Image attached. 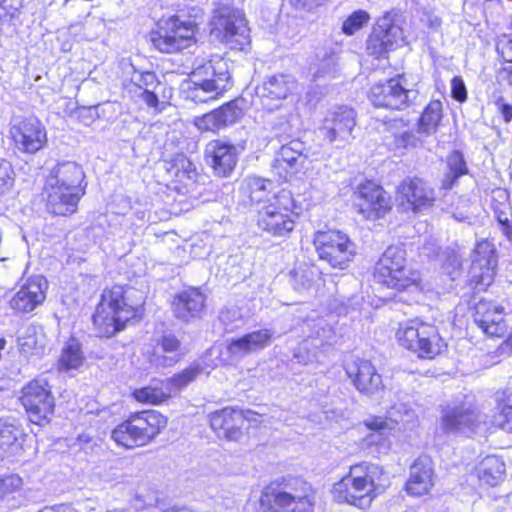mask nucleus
<instances>
[{"mask_svg":"<svg viewBox=\"0 0 512 512\" xmlns=\"http://www.w3.org/2000/svg\"><path fill=\"white\" fill-rule=\"evenodd\" d=\"M192 73H199L198 77L202 81L208 82L210 86L222 93L230 89L232 85L228 62L220 57L210 59Z\"/></svg>","mask_w":512,"mask_h":512,"instance_id":"7c9ffc66","label":"nucleus"},{"mask_svg":"<svg viewBox=\"0 0 512 512\" xmlns=\"http://www.w3.org/2000/svg\"><path fill=\"white\" fill-rule=\"evenodd\" d=\"M22 485V479L17 475H8L0 478V500L18 490Z\"/></svg>","mask_w":512,"mask_h":512,"instance_id":"6e6d98bb","label":"nucleus"},{"mask_svg":"<svg viewBox=\"0 0 512 512\" xmlns=\"http://www.w3.org/2000/svg\"><path fill=\"white\" fill-rule=\"evenodd\" d=\"M47 288L48 284L43 276L29 278L11 298V309L21 313L33 311L44 302Z\"/></svg>","mask_w":512,"mask_h":512,"instance_id":"5701e85b","label":"nucleus"},{"mask_svg":"<svg viewBox=\"0 0 512 512\" xmlns=\"http://www.w3.org/2000/svg\"><path fill=\"white\" fill-rule=\"evenodd\" d=\"M462 255L458 252H453L450 254V266H454V268H461L462 267Z\"/></svg>","mask_w":512,"mask_h":512,"instance_id":"338daca9","label":"nucleus"},{"mask_svg":"<svg viewBox=\"0 0 512 512\" xmlns=\"http://www.w3.org/2000/svg\"><path fill=\"white\" fill-rule=\"evenodd\" d=\"M370 20V15L365 10L353 12L342 25V31L346 35H353Z\"/></svg>","mask_w":512,"mask_h":512,"instance_id":"49530a36","label":"nucleus"},{"mask_svg":"<svg viewBox=\"0 0 512 512\" xmlns=\"http://www.w3.org/2000/svg\"><path fill=\"white\" fill-rule=\"evenodd\" d=\"M195 126L201 131L217 132L222 129L215 111L195 119Z\"/></svg>","mask_w":512,"mask_h":512,"instance_id":"864d4df0","label":"nucleus"},{"mask_svg":"<svg viewBox=\"0 0 512 512\" xmlns=\"http://www.w3.org/2000/svg\"><path fill=\"white\" fill-rule=\"evenodd\" d=\"M219 320L224 325L225 330L231 332L243 324L244 317L238 308L231 307L220 312Z\"/></svg>","mask_w":512,"mask_h":512,"instance_id":"de8ad7c7","label":"nucleus"},{"mask_svg":"<svg viewBox=\"0 0 512 512\" xmlns=\"http://www.w3.org/2000/svg\"><path fill=\"white\" fill-rule=\"evenodd\" d=\"M126 294L127 291L120 285L102 292L101 301L93 315L97 336L111 337L137 316L139 305L128 303Z\"/></svg>","mask_w":512,"mask_h":512,"instance_id":"7ed1b4c3","label":"nucleus"},{"mask_svg":"<svg viewBox=\"0 0 512 512\" xmlns=\"http://www.w3.org/2000/svg\"><path fill=\"white\" fill-rule=\"evenodd\" d=\"M298 88L297 80L289 74H276L267 77L256 88V94L263 109L272 112L280 109L283 101L288 99Z\"/></svg>","mask_w":512,"mask_h":512,"instance_id":"dca6fc26","label":"nucleus"},{"mask_svg":"<svg viewBox=\"0 0 512 512\" xmlns=\"http://www.w3.org/2000/svg\"><path fill=\"white\" fill-rule=\"evenodd\" d=\"M197 24L192 19L180 16L163 18L158 22V30L151 33V41L163 53H175L193 45Z\"/></svg>","mask_w":512,"mask_h":512,"instance_id":"6e6552de","label":"nucleus"},{"mask_svg":"<svg viewBox=\"0 0 512 512\" xmlns=\"http://www.w3.org/2000/svg\"><path fill=\"white\" fill-rule=\"evenodd\" d=\"M404 41L403 30L394 24L390 13L379 18L366 43L367 53L381 58Z\"/></svg>","mask_w":512,"mask_h":512,"instance_id":"2eb2a0df","label":"nucleus"},{"mask_svg":"<svg viewBox=\"0 0 512 512\" xmlns=\"http://www.w3.org/2000/svg\"><path fill=\"white\" fill-rule=\"evenodd\" d=\"M272 129L275 132V136L279 137L280 139L283 137L284 134H287L288 132H290L291 127L289 125L287 117H281L279 119V123L274 124L272 126Z\"/></svg>","mask_w":512,"mask_h":512,"instance_id":"0e129e2a","label":"nucleus"},{"mask_svg":"<svg viewBox=\"0 0 512 512\" xmlns=\"http://www.w3.org/2000/svg\"><path fill=\"white\" fill-rule=\"evenodd\" d=\"M396 338L403 348L421 358H433L440 351L436 327L417 318L400 323Z\"/></svg>","mask_w":512,"mask_h":512,"instance_id":"1a4fd4ad","label":"nucleus"},{"mask_svg":"<svg viewBox=\"0 0 512 512\" xmlns=\"http://www.w3.org/2000/svg\"><path fill=\"white\" fill-rule=\"evenodd\" d=\"M140 97L149 107L152 108H156L159 103L158 96L152 89L142 90Z\"/></svg>","mask_w":512,"mask_h":512,"instance_id":"69168bd1","label":"nucleus"},{"mask_svg":"<svg viewBox=\"0 0 512 512\" xmlns=\"http://www.w3.org/2000/svg\"><path fill=\"white\" fill-rule=\"evenodd\" d=\"M202 371V367L199 363H192L179 374L168 378L166 380V389L171 392L172 396H175L182 389L186 388L190 383L195 381L197 377L202 373Z\"/></svg>","mask_w":512,"mask_h":512,"instance_id":"79ce46f5","label":"nucleus"},{"mask_svg":"<svg viewBox=\"0 0 512 512\" xmlns=\"http://www.w3.org/2000/svg\"><path fill=\"white\" fill-rule=\"evenodd\" d=\"M496 51L505 62L512 63V39L503 34L497 38Z\"/></svg>","mask_w":512,"mask_h":512,"instance_id":"4d7b16f0","label":"nucleus"},{"mask_svg":"<svg viewBox=\"0 0 512 512\" xmlns=\"http://www.w3.org/2000/svg\"><path fill=\"white\" fill-rule=\"evenodd\" d=\"M499 75L503 80H508L510 85L512 86V68H503L500 71Z\"/></svg>","mask_w":512,"mask_h":512,"instance_id":"774afa93","label":"nucleus"},{"mask_svg":"<svg viewBox=\"0 0 512 512\" xmlns=\"http://www.w3.org/2000/svg\"><path fill=\"white\" fill-rule=\"evenodd\" d=\"M313 77L322 78L327 75H330L334 69V59L331 56L323 58L319 63L314 64L313 68Z\"/></svg>","mask_w":512,"mask_h":512,"instance_id":"bf43d9fd","label":"nucleus"},{"mask_svg":"<svg viewBox=\"0 0 512 512\" xmlns=\"http://www.w3.org/2000/svg\"><path fill=\"white\" fill-rule=\"evenodd\" d=\"M272 188L273 183L270 180L256 176L247 177L242 186L244 195L256 204L273 202V197L270 198Z\"/></svg>","mask_w":512,"mask_h":512,"instance_id":"c9c22d12","label":"nucleus"},{"mask_svg":"<svg viewBox=\"0 0 512 512\" xmlns=\"http://www.w3.org/2000/svg\"><path fill=\"white\" fill-rule=\"evenodd\" d=\"M486 418L472 406H461L450 412V432L471 436L485 429Z\"/></svg>","mask_w":512,"mask_h":512,"instance_id":"c85d7f7f","label":"nucleus"},{"mask_svg":"<svg viewBox=\"0 0 512 512\" xmlns=\"http://www.w3.org/2000/svg\"><path fill=\"white\" fill-rule=\"evenodd\" d=\"M133 396L139 402L152 405L160 404L172 397L171 392L166 389V381L164 382V388L146 386L135 390Z\"/></svg>","mask_w":512,"mask_h":512,"instance_id":"37998d69","label":"nucleus"},{"mask_svg":"<svg viewBox=\"0 0 512 512\" xmlns=\"http://www.w3.org/2000/svg\"><path fill=\"white\" fill-rule=\"evenodd\" d=\"M23 436L20 426L8 420H0V449L3 452L17 453L21 448L20 440Z\"/></svg>","mask_w":512,"mask_h":512,"instance_id":"4c0bfd02","label":"nucleus"},{"mask_svg":"<svg viewBox=\"0 0 512 512\" xmlns=\"http://www.w3.org/2000/svg\"><path fill=\"white\" fill-rule=\"evenodd\" d=\"M73 445L78 446L79 449L87 453L93 450L96 442L88 433H81L78 435Z\"/></svg>","mask_w":512,"mask_h":512,"instance_id":"680f3d73","label":"nucleus"},{"mask_svg":"<svg viewBox=\"0 0 512 512\" xmlns=\"http://www.w3.org/2000/svg\"><path fill=\"white\" fill-rule=\"evenodd\" d=\"M311 486L293 478L277 487H266L260 503L271 512H312Z\"/></svg>","mask_w":512,"mask_h":512,"instance_id":"39448f33","label":"nucleus"},{"mask_svg":"<svg viewBox=\"0 0 512 512\" xmlns=\"http://www.w3.org/2000/svg\"><path fill=\"white\" fill-rule=\"evenodd\" d=\"M384 132V141L388 148L401 154L404 150L416 148L423 143L424 136L415 132L402 118L385 121Z\"/></svg>","mask_w":512,"mask_h":512,"instance_id":"4be33fe9","label":"nucleus"},{"mask_svg":"<svg viewBox=\"0 0 512 512\" xmlns=\"http://www.w3.org/2000/svg\"><path fill=\"white\" fill-rule=\"evenodd\" d=\"M389 485V477L380 465L362 462L351 466L349 474L333 485L332 495L338 503H347L364 510Z\"/></svg>","mask_w":512,"mask_h":512,"instance_id":"f257e3e1","label":"nucleus"},{"mask_svg":"<svg viewBox=\"0 0 512 512\" xmlns=\"http://www.w3.org/2000/svg\"><path fill=\"white\" fill-rule=\"evenodd\" d=\"M167 425V418L155 410L132 414L112 430L111 437L125 448L144 446L154 439Z\"/></svg>","mask_w":512,"mask_h":512,"instance_id":"20e7f679","label":"nucleus"},{"mask_svg":"<svg viewBox=\"0 0 512 512\" xmlns=\"http://www.w3.org/2000/svg\"><path fill=\"white\" fill-rule=\"evenodd\" d=\"M15 173L11 163L0 158V196L7 194L14 186Z\"/></svg>","mask_w":512,"mask_h":512,"instance_id":"09e8293b","label":"nucleus"},{"mask_svg":"<svg viewBox=\"0 0 512 512\" xmlns=\"http://www.w3.org/2000/svg\"><path fill=\"white\" fill-rule=\"evenodd\" d=\"M354 206L364 218L372 220L390 209V199L380 186L366 182L354 192Z\"/></svg>","mask_w":512,"mask_h":512,"instance_id":"a211bd4d","label":"nucleus"},{"mask_svg":"<svg viewBox=\"0 0 512 512\" xmlns=\"http://www.w3.org/2000/svg\"><path fill=\"white\" fill-rule=\"evenodd\" d=\"M508 198L509 196L505 191H497L496 196H494L492 200V210L495 218L501 225L503 234L508 239H512V208Z\"/></svg>","mask_w":512,"mask_h":512,"instance_id":"e433bc0d","label":"nucleus"},{"mask_svg":"<svg viewBox=\"0 0 512 512\" xmlns=\"http://www.w3.org/2000/svg\"><path fill=\"white\" fill-rule=\"evenodd\" d=\"M497 112L501 115L505 123H509L512 120V105L506 103L502 97H500L496 103Z\"/></svg>","mask_w":512,"mask_h":512,"instance_id":"e2e57ef3","label":"nucleus"},{"mask_svg":"<svg viewBox=\"0 0 512 512\" xmlns=\"http://www.w3.org/2000/svg\"><path fill=\"white\" fill-rule=\"evenodd\" d=\"M345 371L354 387L366 396L378 395L384 389L382 376L368 360L357 359L348 362Z\"/></svg>","mask_w":512,"mask_h":512,"instance_id":"aec40b11","label":"nucleus"},{"mask_svg":"<svg viewBox=\"0 0 512 512\" xmlns=\"http://www.w3.org/2000/svg\"><path fill=\"white\" fill-rule=\"evenodd\" d=\"M211 428L218 434L230 441L239 440L243 433L245 416L241 410L225 407L209 414Z\"/></svg>","mask_w":512,"mask_h":512,"instance_id":"393cba45","label":"nucleus"},{"mask_svg":"<svg viewBox=\"0 0 512 512\" xmlns=\"http://www.w3.org/2000/svg\"><path fill=\"white\" fill-rule=\"evenodd\" d=\"M273 336L274 331L269 328L252 331L242 337L232 339L228 345V352L231 357L242 359L267 348L271 344Z\"/></svg>","mask_w":512,"mask_h":512,"instance_id":"a878e982","label":"nucleus"},{"mask_svg":"<svg viewBox=\"0 0 512 512\" xmlns=\"http://www.w3.org/2000/svg\"><path fill=\"white\" fill-rule=\"evenodd\" d=\"M476 472L481 482L493 487L504 480L506 467L502 459L489 455L480 461Z\"/></svg>","mask_w":512,"mask_h":512,"instance_id":"72a5a7b5","label":"nucleus"},{"mask_svg":"<svg viewBox=\"0 0 512 512\" xmlns=\"http://www.w3.org/2000/svg\"><path fill=\"white\" fill-rule=\"evenodd\" d=\"M442 110V103L439 100L431 101L418 121L417 133L424 137L433 134L442 119Z\"/></svg>","mask_w":512,"mask_h":512,"instance_id":"58836bf2","label":"nucleus"},{"mask_svg":"<svg viewBox=\"0 0 512 512\" xmlns=\"http://www.w3.org/2000/svg\"><path fill=\"white\" fill-rule=\"evenodd\" d=\"M322 345V342L309 337L303 340L294 350V358L297 359L298 363L307 365L316 358L317 349Z\"/></svg>","mask_w":512,"mask_h":512,"instance_id":"c03bdc74","label":"nucleus"},{"mask_svg":"<svg viewBox=\"0 0 512 512\" xmlns=\"http://www.w3.org/2000/svg\"><path fill=\"white\" fill-rule=\"evenodd\" d=\"M292 199L288 193L273 195V202L263 205L257 213V226L275 237H284L293 231L295 217Z\"/></svg>","mask_w":512,"mask_h":512,"instance_id":"9d476101","label":"nucleus"},{"mask_svg":"<svg viewBox=\"0 0 512 512\" xmlns=\"http://www.w3.org/2000/svg\"><path fill=\"white\" fill-rule=\"evenodd\" d=\"M450 96L460 103L467 100V88L461 77L456 76L452 79Z\"/></svg>","mask_w":512,"mask_h":512,"instance_id":"13d9d810","label":"nucleus"},{"mask_svg":"<svg viewBox=\"0 0 512 512\" xmlns=\"http://www.w3.org/2000/svg\"><path fill=\"white\" fill-rule=\"evenodd\" d=\"M493 423L502 430L512 433V406H504L494 415Z\"/></svg>","mask_w":512,"mask_h":512,"instance_id":"5fc2aeb1","label":"nucleus"},{"mask_svg":"<svg viewBox=\"0 0 512 512\" xmlns=\"http://www.w3.org/2000/svg\"><path fill=\"white\" fill-rule=\"evenodd\" d=\"M496 266L494 245L486 239L479 241L475 246L471 265V284L480 290L490 286L494 280Z\"/></svg>","mask_w":512,"mask_h":512,"instance_id":"6ab92c4d","label":"nucleus"},{"mask_svg":"<svg viewBox=\"0 0 512 512\" xmlns=\"http://www.w3.org/2000/svg\"><path fill=\"white\" fill-rule=\"evenodd\" d=\"M475 324L490 337H503L507 333L503 308L492 301L479 300L474 306Z\"/></svg>","mask_w":512,"mask_h":512,"instance_id":"b1692460","label":"nucleus"},{"mask_svg":"<svg viewBox=\"0 0 512 512\" xmlns=\"http://www.w3.org/2000/svg\"><path fill=\"white\" fill-rule=\"evenodd\" d=\"M20 0H1L0 1V18H13L20 8Z\"/></svg>","mask_w":512,"mask_h":512,"instance_id":"052dcab7","label":"nucleus"},{"mask_svg":"<svg viewBox=\"0 0 512 512\" xmlns=\"http://www.w3.org/2000/svg\"><path fill=\"white\" fill-rule=\"evenodd\" d=\"M468 173V168L461 152L450 154V188L458 177Z\"/></svg>","mask_w":512,"mask_h":512,"instance_id":"3c124183","label":"nucleus"},{"mask_svg":"<svg viewBox=\"0 0 512 512\" xmlns=\"http://www.w3.org/2000/svg\"><path fill=\"white\" fill-rule=\"evenodd\" d=\"M174 315L184 321L201 316L205 308V296L197 288L180 292L172 303Z\"/></svg>","mask_w":512,"mask_h":512,"instance_id":"2f4dec72","label":"nucleus"},{"mask_svg":"<svg viewBox=\"0 0 512 512\" xmlns=\"http://www.w3.org/2000/svg\"><path fill=\"white\" fill-rule=\"evenodd\" d=\"M375 280L398 291L415 285L420 276L417 271L406 267V251L402 246H389L374 268Z\"/></svg>","mask_w":512,"mask_h":512,"instance_id":"0eeeda50","label":"nucleus"},{"mask_svg":"<svg viewBox=\"0 0 512 512\" xmlns=\"http://www.w3.org/2000/svg\"><path fill=\"white\" fill-rule=\"evenodd\" d=\"M355 126V111L340 107L325 116L322 125L318 128V136L327 144L344 147L353 139L352 131Z\"/></svg>","mask_w":512,"mask_h":512,"instance_id":"4468645a","label":"nucleus"},{"mask_svg":"<svg viewBox=\"0 0 512 512\" xmlns=\"http://www.w3.org/2000/svg\"><path fill=\"white\" fill-rule=\"evenodd\" d=\"M313 243L319 259L332 268L346 269L356 254V245L341 231H319Z\"/></svg>","mask_w":512,"mask_h":512,"instance_id":"9b49d317","label":"nucleus"},{"mask_svg":"<svg viewBox=\"0 0 512 512\" xmlns=\"http://www.w3.org/2000/svg\"><path fill=\"white\" fill-rule=\"evenodd\" d=\"M131 82L141 90L154 89L159 84L155 73L150 71H135L132 74Z\"/></svg>","mask_w":512,"mask_h":512,"instance_id":"603ef678","label":"nucleus"},{"mask_svg":"<svg viewBox=\"0 0 512 512\" xmlns=\"http://www.w3.org/2000/svg\"><path fill=\"white\" fill-rule=\"evenodd\" d=\"M222 128L236 123L243 115L242 109L235 101H231L214 110Z\"/></svg>","mask_w":512,"mask_h":512,"instance_id":"a18cd8bd","label":"nucleus"},{"mask_svg":"<svg viewBox=\"0 0 512 512\" xmlns=\"http://www.w3.org/2000/svg\"><path fill=\"white\" fill-rule=\"evenodd\" d=\"M199 73H191L190 78L184 84L186 98L195 103H206L217 99L223 93L210 86L206 81H202Z\"/></svg>","mask_w":512,"mask_h":512,"instance_id":"f704fd0d","label":"nucleus"},{"mask_svg":"<svg viewBox=\"0 0 512 512\" xmlns=\"http://www.w3.org/2000/svg\"><path fill=\"white\" fill-rule=\"evenodd\" d=\"M390 417H373L364 422L370 431L361 441V448L369 454L387 453L390 448L389 436L400 422H412L415 412L407 404H395L389 411Z\"/></svg>","mask_w":512,"mask_h":512,"instance_id":"423d86ee","label":"nucleus"},{"mask_svg":"<svg viewBox=\"0 0 512 512\" xmlns=\"http://www.w3.org/2000/svg\"><path fill=\"white\" fill-rule=\"evenodd\" d=\"M304 143L298 139H293L287 144H283L276 153L272 167L280 177L287 179L288 176L297 172L303 165L305 156L303 155Z\"/></svg>","mask_w":512,"mask_h":512,"instance_id":"cd10ccee","label":"nucleus"},{"mask_svg":"<svg viewBox=\"0 0 512 512\" xmlns=\"http://www.w3.org/2000/svg\"><path fill=\"white\" fill-rule=\"evenodd\" d=\"M84 356L80 343L75 338H70L62 348L58 360L59 370L76 369L83 364Z\"/></svg>","mask_w":512,"mask_h":512,"instance_id":"a19ab883","label":"nucleus"},{"mask_svg":"<svg viewBox=\"0 0 512 512\" xmlns=\"http://www.w3.org/2000/svg\"><path fill=\"white\" fill-rule=\"evenodd\" d=\"M401 80L402 77L392 78L386 82L373 85L369 94L372 104L375 107L393 110H402L408 107L415 92L406 89Z\"/></svg>","mask_w":512,"mask_h":512,"instance_id":"f3484780","label":"nucleus"},{"mask_svg":"<svg viewBox=\"0 0 512 512\" xmlns=\"http://www.w3.org/2000/svg\"><path fill=\"white\" fill-rule=\"evenodd\" d=\"M84 179V171L77 163H58L50 171L43 188L47 210L58 216L75 213L80 199L85 194Z\"/></svg>","mask_w":512,"mask_h":512,"instance_id":"f03ea898","label":"nucleus"},{"mask_svg":"<svg viewBox=\"0 0 512 512\" xmlns=\"http://www.w3.org/2000/svg\"><path fill=\"white\" fill-rule=\"evenodd\" d=\"M10 134L16 147L25 153H35L47 142L45 127L33 117L13 125L10 128Z\"/></svg>","mask_w":512,"mask_h":512,"instance_id":"412c9836","label":"nucleus"},{"mask_svg":"<svg viewBox=\"0 0 512 512\" xmlns=\"http://www.w3.org/2000/svg\"><path fill=\"white\" fill-rule=\"evenodd\" d=\"M212 33L231 49L243 50L250 42L244 14L230 7H220L212 19Z\"/></svg>","mask_w":512,"mask_h":512,"instance_id":"f8f14e48","label":"nucleus"},{"mask_svg":"<svg viewBox=\"0 0 512 512\" xmlns=\"http://www.w3.org/2000/svg\"><path fill=\"white\" fill-rule=\"evenodd\" d=\"M177 182L182 183L184 186L193 184L197 178V171L193 163L183 154L177 155L170 167L168 168Z\"/></svg>","mask_w":512,"mask_h":512,"instance_id":"ea45409f","label":"nucleus"},{"mask_svg":"<svg viewBox=\"0 0 512 512\" xmlns=\"http://www.w3.org/2000/svg\"><path fill=\"white\" fill-rule=\"evenodd\" d=\"M399 193L406 202V209L418 212L432 204V191L420 179H408L399 186Z\"/></svg>","mask_w":512,"mask_h":512,"instance_id":"473e14b6","label":"nucleus"},{"mask_svg":"<svg viewBox=\"0 0 512 512\" xmlns=\"http://www.w3.org/2000/svg\"><path fill=\"white\" fill-rule=\"evenodd\" d=\"M205 156L214 172L222 177L228 176L237 163L236 148L220 140H214L207 144Z\"/></svg>","mask_w":512,"mask_h":512,"instance_id":"bb28decb","label":"nucleus"},{"mask_svg":"<svg viewBox=\"0 0 512 512\" xmlns=\"http://www.w3.org/2000/svg\"><path fill=\"white\" fill-rule=\"evenodd\" d=\"M433 467L428 457H419L410 467L405 489L410 496L420 497L433 486Z\"/></svg>","mask_w":512,"mask_h":512,"instance_id":"c756f323","label":"nucleus"},{"mask_svg":"<svg viewBox=\"0 0 512 512\" xmlns=\"http://www.w3.org/2000/svg\"><path fill=\"white\" fill-rule=\"evenodd\" d=\"M32 423H48L54 413L55 399L45 379H34L22 389L20 398Z\"/></svg>","mask_w":512,"mask_h":512,"instance_id":"ddd939ff","label":"nucleus"},{"mask_svg":"<svg viewBox=\"0 0 512 512\" xmlns=\"http://www.w3.org/2000/svg\"><path fill=\"white\" fill-rule=\"evenodd\" d=\"M180 346V342L173 335L163 336L160 342V348L165 353H171L173 355L164 357V362L161 363L164 366H170L179 360V356L176 354Z\"/></svg>","mask_w":512,"mask_h":512,"instance_id":"8fccbe9b","label":"nucleus"}]
</instances>
